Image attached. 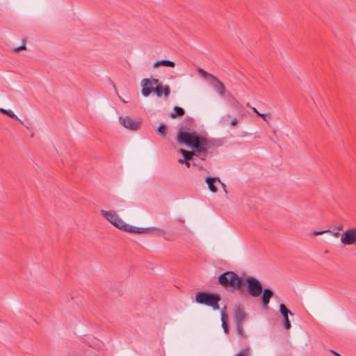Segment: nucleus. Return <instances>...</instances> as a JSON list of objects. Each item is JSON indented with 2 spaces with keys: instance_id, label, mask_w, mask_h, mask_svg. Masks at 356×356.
<instances>
[{
  "instance_id": "1",
  "label": "nucleus",
  "mask_w": 356,
  "mask_h": 356,
  "mask_svg": "<svg viewBox=\"0 0 356 356\" xmlns=\"http://www.w3.org/2000/svg\"><path fill=\"white\" fill-rule=\"evenodd\" d=\"M177 139L188 147L197 152L202 160H205L209 154H211L221 145L220 140L208 139L202 137L195 131H179Z\"/></svg>"
},
{
  "instance_id": "2",
  "label": "nucleus",
  "mask_w": 356,
  "mask_h": 356,
  "mask_svg": "<svg viewBox=\"0 0 356 356\" xmlns=\"http://www.w3.org/2000/svg\"><path fill=\"white\" fill-rule=\"evenodd\" d=\"M218 283L228 291H238L241 294L244 292V279L236 273L227 270L218 277Z\"/></svg>"
},
{
  "instance_id": "3",
  "label": "nucleus",
  "mask_w": 356,
  "mask_h": 356,
  "mask_svg": "<svg viewBox=\"0 0 356 356\" xmlns=\"http://www.w3.org/2000/svg\"><path fill=\"white\" fill-rule=\"evenodd\" d=\"M195 298L197 303L211 307L213 310L220 309L219 302L221 300V296L217 293L197 292Z\"/></svg>"
},
{
  "instance_id": "4",
  "label": "nucleus",
  "mask_w": 356,
  "mask_h": 356,
  "mask_svg": "<svg viewBox=\"0 0 356 356\" xmlns=\"http://www.w3.org/2000/svg\"><path fill=\"white\" fill-rule=\"evenodd\" d=\"M247 287V291L252 297H259L262 292V284L259 280L254 277L248 276L244 279V286Z\"/></svg>"
},
{
  "instance_id": "5",
  "label": "nucleus",
  "mask_w": 356,
  "mask_h": 356,
  "mask_svg": "<svg viewBox=\"0 0 356 356\" xmlns=\"http://www.w3.org/2000/svg\"><path fill=\"white\" fill-rule=\"evenodd\" d=\"M101 214L112 225L120 230H122V225L126 224L114 211H108L105 210H101Z\"/></svg>"
},
{
  "instance_id": "6",
  "label": "nucleus",
  "mask_w": 356,
  "mask_h": 356,
  "mask_svg": "<svg viewBox=\"0 0 356 356\" xmlns=\"http://www.w3.org/2000/svg\"><path fill=\"white\" fill-rule=\"evenodd\" d=\"M341 242L347 245L356 244V227L345 231L341 236Z\"/></svg>"
},
{
  "instance_id": "7",
  "label": "nucleus",
  "mask_w": 356,
  "mask_h": 356,
  "mask_svg": "<svg viewBox=\"0 0 356 356\" xmlns=\"http://www.w3.org/2000/svg\"><path fill=\"white\" fill-rule=\"evenodd\" d=\"M119 120L124 127L133 131L138 130L142 124L140 121L134 120L129 116L120 117Z\"/></svg>"
},
{
  "instance_id": "8",
  "label": "nucleus",
  "mask_w": 356,
  "mask_h": 356,
  "mask_svg": "<svg viewBox=\"0 0 356 356\" xmlns=\"http://www.w3.org/2000/svg\"><path fill=\"white\" fill-rule=\"evenodd\" d=\"M248 314L241 305L236 306L234 310V320L235 325H243L247 318Z\"/></svg>"
},
{
  "instance_id": "9",
  "label": "nucleus",
  "mask_w": 356,
  "mask_h": 356,
  "mask_svg": "<svg viewBox=\"0 0 356 356\" xmlns=\"http://www.w3.org/2000/svg\"><path fill=\"white\" fill-rule=\"evenodd\" d=\"M280 312L284 318V327L286 330H289L291 327V322L289 319V314L293 316L292 313L284 304L280 305Z\"/></svg>"
},
{
  "instance_id": "10",
  "label": "nucleus",
  "mask_w": 356,
  "mask_h": 356,
  "mask_svg": "<svg viewBox=\"0 0 356 356\" xmlns=\"http://www.w3.org/2000/svg\"><path fill=\"white\" fill-rule=\"evenodd\" d=\"M142 95L145 97H148L152 92H155V88L152 85L151 79H144L142 80Z\"/></svg>"
},
{
  "instance_id": "11",
  "label": "nucleus",
  "mask_w": 356,
  "mask_h": 356,
  "mask_svg": "<svg viewBox=\"0 0 356 356\" xmlns=\"http://www.w3.org/2000/svg\"><path fill=\"white\" fill-rule=\"evenodd\" d=\"M216 182L220 183L223 186L225 193H227V190L225 189V185L221 182L220 179L218 177H208L206 178V183L208 185L209 191H211L212 193H216L218 191V188L215 184Z\"/></svg>"
},
{
  "instance_id": "12",
  "label": "nucleus",
  "mask_w": 356,
  "mask_h": 356,
  "mask_svg": "<svg viewBox=\"0 0 356 356\" xmlns=\"http://www.w3.org/2000/svg\"><path fill=\"white\" fill-rule=\"evenodd\" d=\"M273 291L268 288L262 289L261 302L264 307H267L269 304L270 300L273 296Z\"/></svg>"
},
{
  "instance_id": "13",
  "label": "nucleus",
  "mask_w": 356,
  "mask_h": 356,
  "mask_svg": "<svg viewBox=\"0 0 356 356\" xmlns=\"http://www.w3.org/2000/svg\"><path fill=\"white\" fill-rule=\"evenodd\" d=\"M155 94L157 97H160L163 95L168 98L170 95V88L168 86H163L161 84L157 85L155 87Z\"/></svg>"
},
{
  "instance_id": "14",
  "label": "nucleus",
  "mask_w": 356,
  "mask_h": 356,
  "mask_svg": "<svg viewBox=\"0 0 356 356\" xmlns=\"http://www.w3.org/2000/svg\"><path fill=\"white\" fill-rule=\"evenodd\" d=\"M122 227V231L128 233L143 234L145 232L147 233L148 231V228L135 227L128 224H124Z\"/></svg>"
},
{
  "instance_id": "15",
  "label": "nucleus",
  "mask_w": 356,
  "mask_h": 356,
  "mask_svg": "<svg viewBox=\"0 0 356 356\" xmlns=\"http://www.w3.org/2000/svg\"><path fill=\"white\" fill-rule=\"evenodd\" d=\"M211 80L216 83L213 85L214 88L220 96H224L225 93V86L216 76H211Z\"/></svg>"
},
{
  "instance_id": "16",
  "label": "nucleus",
  "mask_w": 356,
  "mask_h": 356,
  "mask_svg": "<svg viewBox=\"0 0 356 356\" xmlns=\"http://www.w3.org/2000/svg\"><path fill=\"white\" fill-rule=\"evenodd\" d=\"M179 152L184 156V159H186V160L192 161V160H193V157L195 156H199L197 152H195L193 149H192V151H188V150H186L184 149H181Z\"/></svg>"
},
{
  "instance_id": "17",
  "label": "nucleus",
  "mask_w": 356,
  "mask_h": 356,
  "mask_svg": "<svg viewBox=\"0 0 356 356\" xmlns=\"http://www.w3.org/2000/svg\"><path fill=\"white\" fill-rule=\"evenodd\" d=\"M185 111L183 108L180 106H175L173 108V111L170 114V117L171 118L175 119L177 117H181L184 115Z\"/></svg>"
},
{
  "instance_id": "18",
  "label": "nucleus",
  "mask_w": 356,
  "mask_h": 356,
  "mask_svg": "<svg viewBox=\"0 0 356 356\" xmlns=\"http://www.w3.org/2000/svg\"><path fill=\"white\" fill-rule=\"evenodd\" d=\"M161 65L174 67L175 66V62L168 60H160L154 62L153 64L154 67H158Z\"/></svg>"
},
{
  "instance_id": "19",
  "label": "nucleus",
  "mask_w": 356,
  "mask_h": 356,
  "mask_svg": "<svg viewBox=\"0 0 356 356\" xmlns=\"http://www.w3.org/2000/svg\"><path fill=\"white\" fill-rule=\"evenodd\" d=\"M157 134L160 135L163 138H166L167 136V126L162 123L157 127Z\"/></svg>"
},
{
  "instance_id": "20",
  "label": "nucleus",
  "mask_w": 356,
  "mask_h": 356,
  "mask_svg": "<svg viewBox=\"0 0 356 356\" xmlns=\"http://www.w3.org/2000/svg\"><path fill=\"white\" fill-rule=\"evenodd\" d=\"M147 233L153 234H156V235H159V236H163L165 234L164 230L159 229V228H156V227H148Z\"/></svg>"
},
{
  "instance_id": "21",
  "label": "nucleus",
  "mask_w": 356,
  "mask_h": 356,
  "mask_svg": "<svg viewBox=\"0 0 356 356\" xmlns=\"http://www.w3.org/2000/svg\"><path fill=\"white\" fill-rule=\"evenodd\" d=\"M325 233H332V234L336 236V237H338L340 234L339 232H332L330 229H325V230H322V231H314V235H321L323 234H325Z\"/></svg>"
},
{
  "instance_id": "22",
  "label": "nucleus",
  "mask_w": 356,
  "mask_h": 356,
  "mask_svg": "<svg viewBox=\"0 0 356 356\" xmlns=\"http://www.w3.org/2000/svg\"><path fill=\"white\" fill-rule=\"evenodd\" d=\"M236 332L238 337L243 338L245 337V333L243 331V325H236Z\"/></svg>"
},
{
  "instance_id": "23",
  "label": "nucleus",
  "mask_w": 356,
  "mask_h": 356,
  "mask_svg": "<svg viewBox=\"0 0 356 356\" xmlns=\"http://www.w3.org/2000/svg\"><path fill=\"white\" fill-rule=\"evenodd\" d=\"M226 309L227 307L225 306L220 312L222 323H223V321L228 323V315L226 314Z\"/></svg>"
},
{
  "instance_id": "24",
  "label": "nucleus",
  "mask_w": 356,
  "mask_h": 356,
  "mask_svg": "<svg viewBox=\"0 0 356 356\" xmlns=\"http://www.w3.org/2000/svg\"><path fill=\"white\" fill-rule=\"evenodd\" d=\"M26 49V40H23L22 41V44L19 47H15L14 49V51L15 52H19L22 50H25Z\"/></svg>"
},
{
  "instance_id": "25",
  "label": "nucleus",
  "mask_w": 356,
  "mask_h": 356,
  "mask_svg": "<svg viewBox=\"0 0 356 356\" xmlns=\"http://www.w3.org/2000/svg\"><path fill=\"white\" fill-rule=\"evenodd\" d=\"M236 356H249V348H245L242 351L238 353Z\"/></svg>"
},
{
  "instance_id": "26",
  "label": "nucleus",
  "mask_w": 356,
  "mask_h": 356,
  "mask_svg": "<svg viewBox=\"0 0 356 356\" xmlns=\"http://www.w3.org/2000/svg\"><path fill=\"white\" fill-rule=\"evenodd\" d=\"M199 72L201 74H202L204 77L209 78L210 79H211V76H213V74L208 73L207 72H206L203 69H200L199 70Z\"/></svg>"
},
{
  "instance_id": "27",
  "label": "nucleus",
  "mask_w": 356,
  "mask_h": 356,
  "mask_svg": "<svg viewBox=\"0 0 356 356\" xmlns=\"http://www.w3.org/2000/svg\"><path fill=\"white\" fill-rule=\"evenodd\" d=\"M190 161H189V160L181 159L178 160V162L179 163L185 164L187 168H190L191 167V163Z\"/></svg>"
},
{
  "instance_id": "28",
  "label": "nucleus",
  "mask_w": 356,
  "mask_h": 356,
  "mask_svg": "<svg viewBox=\"0 0 356 356\" xmlns=\"http://www.w3.org/2000/svg\"><path fill=\"white\" fill-rule=\"evenodd\" d=\"M222 327L223 328V330L225 332V334H228L229 332V324L227 322H225L223 321V323H222Z\"/></svg>"
},
{
  "instance_id": "29",
  "label": "nucleus",
  "mask_w": 356,
  "mask_h": 356,
  "mask_svg": "<svg viewBox=\"0 0 356 356\" xmlns=\"http://www.w3.org/2000/svg\"><path fill=\"white\" fill-rule=\"evenodd\" d=\"M12 110H7V109H4V108H0V113H3V114H5L6 115H8V117L10 115H11V113H12Z\"/></svg>"
},
{
  "instance_id": "30",
  "label": "nucleus",
  "mask_w": 356,
  "mask_h": 356,
  "mask_svg": "<svg viewBox=\"0 0 356 356\" xmlns=\"http://www.w3.org/2000/svg\"><path fill=\"white\" fill-rule=\"evenodd\" d=\"M10 118L18 120L22 124H24V122L14 113L13 111L11 113V115L9 116Z\"/></svg>"
},
{
  "instance_id": "31",
  "label": "nucleus",
  "mask_w": 356,
  "mask_h": 356,
  "mask_svg": "<svg viewBox=\"0 0 356 356\" xmlns=\"http://www.w3.org/2000/svg\"><path fill=\"white\" fill-rule=\"evenodd\" d=\"M268 115H269V113L268 114L260 113V114H259V116H260L265 122H268L267 116Z\"/></svg>"
},
{
  "instance_id": "32",
  "label": "nucleus",
  "mask_w": 356,
  "mask_h": 356,
  "mask_svg": "<svg viewBox=\"0 0 356 356\" xmlns=\"http://www.w3.org/2000/svg\"><path fill=\"white\" fill-rule=\"evenodd\" d=\"M237 123H238V120H237V118H234V119H232V120H231V122H230V124H231L232 126H235V125H236V124H237Z\"/></svg>"
},
{
  "instance_id": "33",
  "label": "nucleus",
  "mask_w": 356,
  "mask_h": 356,
  "mask_svg": "<svg viewBox=\"0 0 356 356\" xmlns=\"http://www.w3.org/2000/svg\"><path fill=\"white\" fill-rule=\"evenodd\" d=\"M151 81H152V85L153 83H154V85H156V86L157 85H159V79H157L152 78V79L151 80Z\"/></svg>"
},
{
  "instance_id": "34",
  "label": "nucleus",
  "mask_w": 356,
  "mask_h": 356,
  "mask_svg": "<svg viewBox=\"0 0 356 356\" xmlns=\"http://www.w3.org/2000/svg\"><path fill=\"white\" fill-rule=\"evenodd\" d=\"M252 110L253 111L254 113H255L257 115H259V114H260V113L257 110L256 108L254 107H251Z\"/></svg>"
},
{
  "instance_id": "35",
  "label": "nucleus",
  "mask_w": 356,
  "mask_h": 356,
  "mask_svg": "<svg viewBox=\"0 0 356 356\" xmlns=\"http://www.w3.org/2000/svg\"><path fill=\"white\" fill-rule=\"evenodd\" d=\"M330 352L332 354H334L335 356H341L340 354H339L338 353L335 352L334 350H331Z\"/></svg>"
},
{
  "instance_id": "36",
  "label": "nucleus",
  "mask_w": 356,
  "mask_h": 356,
  "mask_svg": "<svg viewBox=\"0 0 356 356\" xmlns=\"http://www.w3.org/2000/svg\"><path fill=\"white\" fill-rule=\"evenodd\" d=\"M234 104H235L236 106H241L239 102L235 98H234Z\"/></svg>"
},
{
  "instance_id": "37",
  "label": "nucleus",
  "mask_w": 356,
  "mask_h": 356,
  "mask_svg": "<svg viewBox=\"0 0 356 356\" xmlns=\"http://www.w3.org/2000/svg\"><path fill=\"white\" fill-rule=\"evenodd\" d=\"M337 229H338L339 231L342 230V229H343V225H339V226L337 227Z\"/></svg>"
},
{
  "instance_id": "38",
  "label": "nucleus",
  "mask_w": 356,
  "mask_h": 356,
  "mask_svg": "<svg viewBox=\"0 0 356 356\" xmlns=\"http://www.w3.org/2000/svg\"><path fill=\"white\" fill-rule=\"evenodd\" d=\"M247 106L250 107V104H249V103H248V104H247Z\"/></svg>"
}]
</instances>
